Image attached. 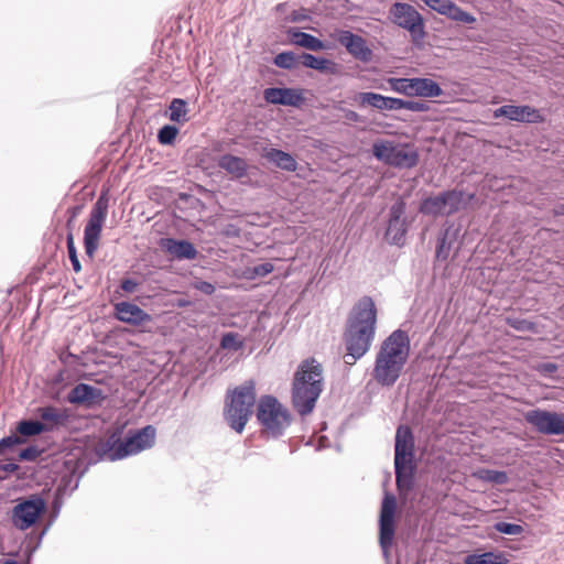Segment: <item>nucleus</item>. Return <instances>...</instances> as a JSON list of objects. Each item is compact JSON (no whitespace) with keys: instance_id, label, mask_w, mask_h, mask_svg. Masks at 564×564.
Returning <instances> with one entry per match:
<instances>
[{"instance_id":"f257e3e1","label":"nucleus","mask_w":564,"mask_h":564,"mask_svg":"<svg viewBox=\"0 0 564 564\" xmlns=\"http://www.w3.org/2000/svg\"><path fill=\"white\" fill-rule=\"evenodd\" d=\"M377 307L370 296L360 297L346 318L343 339L347 365H354L370 349L376 335Z\"/></svg>"},{"instance_id":"f03ea898","label":"nucleus","mask_w":564,"mask_h":564,"mask_svg":"<svg viewBox=\"0 0 564 564\" xmlns=\"http://www.w3.org/2000/svg\"><path fill=\"white\" fill-rule=\"evenodd\" d=\"M155 436L156 429L153 425H145L134 431L130 430L123 440L121 438V431L116 430L106 440H100L95 444V457L90 458V463L116 462L139 454L154 445Z\"/></svg>"},{"instance_id":"7ed1b4c3","label":"nucleus","mask_w":564,"mask_h":564,"mask_svg":"<svg viewBox=\"0 0 564 564\" xmlns=\"http://www.w3.org/2000/svg\"><path fill=\"white\" fill-rule=\"evenodd\" d=\"M410 352V338L405 330H393L377 352L373 379L382 387H392L403 370Z\"/></svg>"},{"instance_id":"20e7f679","label":"nucleus","mask_w":564,"mask_h":564,"mask_svg":"<svg viewBox=\"0 0 564 564\" xmlns=\"http://www.w3.org/2000/svg\"><path fill=\"white\" fill-rule=\"evenodd\" d=\"M323 368L314 358L302 361L292 382V404L302 416L313 412L323 391Z\"/></svg>"},{"instance_id":"39448f33","label":"nucleus","mask_w":564,"mask_h":564,"mask_svg":"<svg viewBox=\"0 0 564 564\" xmlns=\"http://www.w3.org/2000/svg\"><path fill=\"white\" fill-rule=\"evenodd\" d=\"M414 436L406 425H400L394 438V474L400 495L408 494L414 488Z\"/></svg>"},{"instance_id":"423d86ee","label":"nucleus","mask_w":564,"mask_h":564,"mask_svg":"<svg viewBox=\"0 0 564 564\" xmlns=\"http://www.w3.org/2000/svg\"><path fill=\"white\" fill-rule=\"evenodd\" d=\"M256 404V383L247 380L227 392L224 406V419L231 430L241 434L252 415Z\"/></svg>"},{"instance_id":"0eeeda50","label":"nucleus","mask_w":564,"mask_h":564,"mask_svg":"<svg viewBox=\"0 0 564 564\" xmlns=\"http://www.w3.org/2000/svg\"><path fill=\"white\" fill-rule=\"evenodd\" d=\"M256 416L261 432L268 437L279 438L291 425L292 416L289 410L273 395H262L257 403Z\"/></svg>"},{"instance_id":"6e6552de","label":"nucleus","mask_w":564,"mask_h":564,"mask_svg":"<svg viewBox=\"0 0 564 564\" xmlns=\"http://www.w3.org/2000/svg\"><path fill=\"white\" fill-rule=\"evenodd\" d=\"M372 154L378 161L399 170H411L420 161L419 151L413 145L409 143L394 144L388 140L375 142Z\"/></svg>"},{"instance_id":"1a4fd4ad","label":"nucleus","mask_w":564,"mask_h":564,"mask_svg":"<svg viewBox=\"0 0 564 564\" xmlns=\"http://www.w3.org/2000/svg\"><path fill=\"white\" fill-rule=\"evenodd\" d=\"M466 205L465 193L462 189L452 188L436 195H430L421 199L419 212L427 216H451L459 212Z\"/></svg>"},{"instance_id":"9d476101","label":"nucleus","mask_w":564,"mask_h":564,"mask_svg":"<svg viewBox=\"0 0 564 564\" xmlns=\"http://www.w3.org/2000/svg\"><path fill=\"white\" fill-rule=\"evenodd\" d=\"M390 19L399 28L410 33L411 41L419 46L426 37L422 14L406 2H394L390 8Z\"/></svg>"},{"instance_id":"9b49d317","label":"nucleus","mask_w":564,"mask_h":564,"mask_svg":"<svg viewBox=\"0 0 564 564\" xmlns=\"http://www.w3.org/2000/svg\"><path fill=\"white\" fill-rule=\"evenodd\" d=\"M46 509V501L39 494L19 499L11 510V524L19 531H26L39 522Z\"/></svg>"},{"instance_id":"f8f14e48","label":"nucleus","mask_w":564,"mask_h":564,"mask_svg":"<svg viewBox=\"0 0 564 564\" xmlns=\"http://www.w3.org/2000/svg\"><path fill=\"white\" fill-rule=\"evenodd\" d=\"M109 207V198L107 193H101L94 203L89 219L84 228V247L88 258L93 259L98 246L102 231V226L107 217Z\"/></svg>"},{"instance_id":"ddd939ff","label":"nucleus","mask_w":564,"mask_h":564,"mask_svg":"<svg viewBox=\"0 0 564 564\" xmlns=\"http://www.w3.org/2000/svg\"><path fill=\"white\" fill-rule=\"evenodd\" d=\"M388 84L392 91L409 97L436 98L444 94L437 82L426 77H390Z\"/></svg>"},{"instance_id":"4468645a","label":"nucleus","mask_w":564,"mask_h":564,"mask_svg":"<svg viewBox=\"0 0 564 564\" xmlns=\"http://www.w3.org/2000/svg\"><path fill=\"white\" fill-rule=\"evenodd\" d=\"M397 499L392 494L386 492L381 502L379 516V544L384 557H388L395 534Z\"/></svg>"},{"instance_id":"2eb2a0df","label":"nucleus","mask_w":564,"mask_h":564,"mask_svg":"<svg viewBox=\"0 0 564 564\" xmlns=\"http://www.w3.org/2000/svg\"><path fill=\"white\" fill-rule=\"evenodd\" d=\"M405 210L406 203L402 197L397 198L389 208V218L384 238L390 245L402 247L405 242V236L409 229Z\"/></svg>"},{"instance_id":"dca6fc26","label":"nucleus","mask_w":564,"mask_h":564,"mask_svg":"<svg viewBox=\"0 0 564 564\" xmlns=\"http://www.w3.org/2000/svg\"><path fill=\"white\" fill-rule=\"evenodd\" d=\"M524 420L539 433L545 435H564V413L534 409L524 413Z\"/></svg>"},{"instance_id":"f3484780","label":"nucleus","mask_w":564,"mask_h":564,"mask_svg":"<svg viewBox=\"0 0 564 564\" xmlns=\"http://www.w3.org/2000/svg\"><path fill=\"white\" fill-rule=\"evenodd\" d=\"M337 42L344 46L348 54L355 59L365 64L372 61L373 52L361 35L349 30H339L337 32Z\"/></svg>"},{"instance_id":"a211bd4d","label":"nucleus","mask_w":564,"mask_h":564,"mask_svg":"<svg viewBox=\"0 0 564 564\" xmlns=\"http://www.w3.org/2000/svg\"><path fill=\"white\" fill-rule=\"evenodd\" d=\"M492 117L495 119L506 118L522 123H541L544 121L540 110L529 105H503L494 110Z\"/></svg>"},{"instance_id":"6ab92c4d","label":"nucleus","mask_w":564,"mask_h":564,"mask_svg":"<svg viewBox=\"0 0 564 564\" xmlns=\"http://www.w3.org/2000/svg\"><path fill=\"white\" fill-rule=\"evenodd\" d=\"M66 399L70 404L93 409L95 406H100L105 401L106 395L100 388L80 382L67 393Z\"/></svg>"},{"instance_id":"aec40b11","label":"nucleus","mask_w":564,"mask_h":564,"mask_svg":"<svg viewBox=\"0 0 564 564\" xmlns=\"http://www.w3.org/2000/svg\"><path fill=\"white\" fill-rule=\"evenodd\" d=\"M263 98L268 104L301 107L305 98L301 89L290 87H269L263 90Z\"/></svg>"},{"instance_id":"412c9836","label":"nucleus","mask_w":564,"mask_h":564,"mask_svg":"<svg viewBox=\"0 0 564 564\" xmlns=\"http://www.w3.org/2000/svg\"><path fill=\"white\" fill-rule=\"evenodd\" d=\"M431 10L436 11L441 15L462 22L473 24L476 22V17L463 10L453 0H421Z\"/></svg>"},{"instance_id":"4be33fe9","label":"nucleus","mask_w":564,"mask_h":564,"mask_svg":"<svg viewBox=\"0 0 564 564\" xmlns=\"http://www.w3.org/2000/svg\"><path fill=\"white\" fill-rule=\"evenodd\" d=\"M115 317L126 324L140 326L152 321V316L134 303L122 301L115 304Z\"/></svg>"},{"instance_id":"5701e85b","label":"nucleus","mask_w":564,"mask_h":564,"mask_svg":"<svg viewBox=\"0 0 564 564\" xmlns=\"http://www.w3.org/2000/svg\"><path fill=\"white\" fill-rule=\"evenodd\" d=\"M402 98L383 96L373 91H361L355 96L359 107L370 106L378 110H401Z\"/></svg>"},{"instance_id":"b1692460","label":"nucleus","mask_w":564,"mask_h":564,"mask_svg":"<svg viewBox=\"0 0 564 564\" xmlns=\"http://www.w3.org/2000/svg\"><path fill=\"white\" fill-rule=\"evenodd\" d=\"M160 247L176 260H194L197 257V249L186 239L161 238Z\"/></svg>"},{"instance_id":"393cba45","label":"nucleus","mask_w":564,"mask_h":564,"mask_svg":"<svg viewBox=\"0 0 564 564\" xmlns=\"http://www.w3.org/2000/svg\"><path fill=\"white\" fill-rule=\"evenodd\" d=\"M36 413L42 424L48 427V433L65 427L70 420L67 409H57L54 405L40 406Z\"/></svg>"},{"instance_id":"a878e982","label":"nucleus","mask_w":564,"mask_h":564,"mask_svg":"<svg viewBox=\"0 0 564 564\" xmlns=\"http://www.w3.org/2000/svg\"><path fill=\"white\" fill-rule=\"evenodd\" d=\"M459 228L455 227L454 224L446 225L438 234L436 248H435V259L437 261L444 262L447 261L451 251L458 239Z\"/></svg>"},{"instance_id":"bb28decb","label":"nucleus","mask_w":564,"mask_h":564,"mask_svg":"<svg viewBox=\"0 0 564 564\" xmlns=\"http://www.w3.org/2000/svg\"><path fill=\"white\" fill-rule=\"evenodd\" d=\"M285 33L290 40V43L295 46H300L312 52L326 50V44L324 41L310 33L301 31L299 28H289Z\"/></svg>"},{"instance_id":"cd10ccee","label":"nucleus","mask_w":564,"mask_h":564,"mask_svg":"<svg viewBox=\"0 0 564 564\" xmlns=\"http://www.w3.org/2000/svg\"><path fill=\"white\" fill-rule=\"evenodd\" d=\"M217 165L226 171L231 178L240 180L247 176L248 163L243 158L226 153L218 158Z\"/></svg>"},{"instance_id":"c85d7f7f","label":"nucleus","mask_w":564,"mask_h":564,"mask_svg":"<svg viewBox=\"0 0 564 564\" xmlns=\"http://www.w3.org/2000/svg\"><path fill=\"white\" fill-rule=\"evenodd\" d=\"M262 156L276 167L286 171L295 172L297 162L292 154L275 148H265Z\"/></svg>"},{"instance_id":"c756f323","label":"nucleus","mask_w":564,"mask_h":564,"mask_svg":"<svg viewBox=\"0 0 564 564\" xmlns=\"http://www.w3.org/2000/svg\"><path fill=\"white\" fill-rule=\"evenodd\" d=\"M300 64L306 68H311L321 73L326 74H335L336 73V63L322 56H315L311 53H302L300 54Z\"/></svg>"},{"instance_id":"7c9ffc66","label":"nucleus","mask_w":564,"mask_h":564,"mask_svg":"<svg viewBox=\"0 0 564 564\" xmlns=\"http://www.w3.org/2000/svg\"><path fill=\"white\" fill-rule=\"evenodd\" d=\"M465 564H508L509 560L502 551H487L466 555Z\"/></svg>"},{"instance_id":"2f4dec72","label":"nucleus","mask_w":564,"mask_h":564,"mask_svg":"<svg viewBox=\"0 0 564 564\" xmlns=\"http://www.w3.org/2000/svg\"><path fill=\"white\" fill-rule=\"evenodd\" d=\"M17 433L20 434V437L26 440L30 436L48 433V427L39 420H21L18 422Z\"/></svg>"},{"instance_id":"473e14b6","label":"nucleus","mask_w":564,"mask_h":564,"mask_svg":"<svg viewBox=\"0 0 564 564\" xmlns=\"http://www.w3.org/2000/svg\"><path fill=\"white\" fill-rule=\"evenodd\" d=\"M80 475H76L75 470H69L61 476L55 492L63 496H69L78 488Z\"/></svg>"},{"instance_id":"72a5a7b5","label":"nucleus","mask_w":564,"mask_h":564,"mask_svg":"<svg viewBox=\"0 0 564 564\" xmlns=\"http://www.w3.org/2000/svg\"><path fill=\"white\" fill-rule=\"evenodd\" d=\"M474 475L479 480L496 485H505L508 481V475L503 470L480 468Z\"/></svg>"},{"instance_id":"f704fd0d","label":"nucleus","mask_w":564,"mask_h":564,"mask_svg":"<svg viewBox=\"0 0 564 564\" xmlns=\"http://www.w3.org/2000/svg\"><path fill=\"white\" fill-rule=\"evenodd\" d=\"M170 120L177 123H183L188 120L187 118V102L182 98H174L170 104Z\"/></svg>"},{"instance_id":"c9c22d12","label":"nucleus","mask_w":564,"mask_h":564,"mask_svg":"<svg viewBox=\"0 0 564 564\" xmlns=\"http://www.w3.org/2000/svg\"><path fill=\"white\" fill-rule=\"evenodd\" d=\"M300 54L292 51H283L273 57V64L282 69H293L300 64Z\"/></svg>"},{"instance_id":"e433bc0d","label":"nucleus","mask_w":564,"mask_h":564,"mask_svg":"<svg viewBox=\"0 0 564 564\" xmlns=\"http://www.w3.org/2000/svg\"><path fill=\"white\" fill-rule=\"evenodd\" d=\"M178 128L173 124H164L158 131V141L162 145H172L178 133Z\"/></svg>"},{"instance_id":"4c0bfd02","label":"nucleus","mask_w":564,"mask_h":564,"mask_svg":"<svg viewBox=\"0 0 564 564\" xmlns=\"http://www.w3.org/2000/svg\"><path fill=\"white\" fill-rule=\"evenodd\" d=\"M66 247H67L68 258L70 260L73 270L76 273L80 272L82 271V264H80V261L78 259L77 249H76V246H75V242H74V236H73L72 231H69L66 235Z\"/></svg>"},{"instance_id":"58836bf2","label":"nucleus","mask_w":564,"mask_h":564,"mask_svg":"<svg viewBox=\"0 0 564 564\" xmlns=\"http://www.w3.org/2000/svg\"><path fill=\"white\" fill-rule=\"evenodd\" d=\"M494 529L506 535H521L524 532L522 525L506 521H499L494 524Z\"/></svg>"},{"instance_id":"ea45409f","label":"nucleus","mask_w":564,"mask_h":564,"mask_svg":"<svg viewBox=\"0 0 564 564\" xmlns=\"http://www.w3.org/2000/svg\"><path fill=\"white\" fill-rule=\"evenodd\" d=\"M311 20V12L306 8H300L291 11L282 18L283 23H301Z\"/></svg>"},{"instance_id":"a19ab883","label":"nucleus","mask_w":564,"mask_h":564,"mask_svg":"<svg viewBox=\"0 0 564 564\" xmlns=\"http://www.w3.org/2000/svg\"><path fill=\"white\" fill-rule=\"evenodd\" d=\"M243 346V343L239 339L237 333L228 332L221 336L220 347L223 349L239 350Z\"/></svg>"},{"instance_id":"79ce46f5","label":"nucleus","mask_w":564,"mask_h":564,"mask_svg":"<svg viewBox=\"0 0 564 564\" xmlns=\"http://www.w3.org/2000/svg\"><path fill=\"white\" fill-rule=\"evenodd\" d=\"M507 324L518 332H532L535 327L533 322L519 317H508Z\"/></svg>"},{"instance_id":"37998d69","label":"nucleus","mask_w":564,"mask_h":564,"mask_svg":"<svg viewBox=\"0 0 564 564\" xmlns=\"http://www.w3.org/2000/svg\"><path fill=\"white\" fill-rule=\"evenodd\" d=\"M43 452L44 451L36 445H29L20 451L19 459L23 462H34L43 454Z\"/></svg>"},{"instance_id":"c03bdc74","label":"nucleus","mask_w":564,"mask_h":564,"mask_svg":"<svg viewBox=\"0 0 564 564\" xmlns=\"http://www.w3.org/2000/svg\"><path fill=\"white\" fill-rule=\"evenodd\" d=\"M25 443V438L19 435L11 434L0 440V454H4L7 451L13 448L17 445Z\"/></svg>"},{"instance_id":"a18cd8bd","label":"nucleus","mask_w":564,"mask_h":564,"mask_svg":"<svg viewBox=\"0 0 564 564\" xmlns=\"http://www.w3.org/2000/svg\"><path fill=\"white\" fill-rule=\"evenodd\" d=\"M401 105V109H406L413 112H424L429 110V106L424 101L402 99Z\"/></svg>"},{"instance_id":"49530a36","label":"nucleus","mask_w":564,"mask_h":564,"mask_svg":"<svg viewBox=\"0 0 564 564\" xmlns=\"http://www.w3.org/2000/svg\"><path fill=\"white\" fill-rule=\"evenodd\" d=\"M534 369L543 377H552L558 370V365L551 361L540 362Z\"/></svg>"},{"instance_id":"de8ad7c7","label":"nucleus","mask_w":564,"mask_h":564,"mask_svg":"<svg viewBox=\"0 0 564 564\" xmlns=\"http://www.w3.org/2000/svg\"><path fill=\"white\" fill-rule=\"evenodd\" d=\"M274 270V265L271 262H263L251 268V278H263L270 274Z\"/></svg>"},{"instance_id":"09e8293b","label":"nucleus","mask_w":564,"mask_h":564,"mask_svg":"<svg viewBox=\"0 0 564 564\" xmlns=\"http://www.w3.org/2000/svg\"><path fill=\"white\" fill-rule=\"evenodd\" d=\"M339 110L343 112V117L347 122H351V123L364 122L362 117L355 110H351L348 108H339Z\"/></svg>"},{"instance_id":"8fccbe9b","label":"nucleus","mask_w":564,"mask_h":564,"mask_svg":"<svg viewBox=\"0 0 564 564\" xmlns=\"http://www.w3.org/2000/svg\"><path fill=\"white\" fill-rule=\"evenodd\" d=\"M63 495L55 492L54 499L52 501V511L50 518L56 520L58 517L62 506H63Z\"/></svg>"},{"instance_id":"3c124183","label":"nucleus","mask_w":564,"mask_h":564,"mask_svg":"<svg viewBox=\"0 0 564 564\" xmlns=\"http://www.w3.org/2000/svg\"><path fill=\"white\" fill-rule=\"evenodd\" d=\"M120 288L127 293H133L138 288V282L134 279L127 278L121 280Z\"/></svg>"},{"instance_id":"603ef678","label":"nucleus","mask_w":564,"mask_h":564,"mask_svg":"<svg viewBox=\"0 0 564 564\" xmlns=\"http://www.w3.org/2000/svg\"><path fill=\"white\" fill-rule=\"evenodd\" d=\"M196 289L206 295H212L215 292V286L212 283L206 282V281H200L196 285Z\"/></svg>"},{"instance_id":"864d4df0","label":"nucleus","mask_w":564,"mask_h":564,"mask_svg":"<svg viewBox=\"0 0 564 564\" xmlns=\"http://www.w3.org/2000/svg\"><path fill=\"white\" fill-rule=\"evenodd\" d=\"M18 469H19V465L17 463H7V464L0 463V474L1 475H2V473H6V474L15 473Z\"/></svg>"},{"instance_id":"5fc2aeb1","label":"nucleus","mask_w":564,"mask_h":564,"mask_svg":"<svg viewBox=\"0 0 564 564\" xmlns=\"http://www.w3.org/2000/svg\"><path fill=\"white\" fill-rule=\"evenodd\" d=\"M42 540H43V536L41 535H36V541L34 542V544L31 546L30 544L26 545V554H28V557H31L34 552L41 546L42 544Z\"/></svg>"},{"instance_id":"6e6d98bb","label":"nucleus","mask_w":564,"mask_h":564,"mask_svg":"<svg viewBox=\"0 0 564 564\" xmlns=\"http://www.w3.org/2000/svg\"><path fill=\"white\" fill-rule=\"evenodd\" d=\"M42 540H43V536L41 535H36V541L34 542V544L31 546L30 544L26 545V554H28V557H31L34 552L41 546L42 544Z\"/></svg>"},{"instance_id":"4d7b16f0","label":"nucleus","mask_w":564,"mask_h":564,"mask_svg":"<svg viewBox=\"0 0 564 564\" xmlns=\"http://www.w3.org/2000/svg\"><path fill=\"white\" fill-rule=\"evenodd\" d=\"M42 540H43V536L41 535H36V541L34 542V544L31 546L30 544L26 545V554H28V557H31L34 552L41 546L42 544Z\"/></svg>"},{"instance_id":"13d9d810","label":"nucleus","mask_w":564,"mask_h":564,"mask_svg":"<svg viewBox=\"0 0 564 564\" xmlns=\"http://www.w3.org/2000/svg\"><path fill=\"white\" fill-rule=\"evenodd\" d=\"M42 540H43V536L41 535H36V541L34 542V544L31 546L30 544L26 545V554H28V557H31L34 552L41 546L42 544Z\"/></svg>"},{"instance_id":"bf43d9fd","label":"nucleus","mask_w":564,"mask_h":564,"mask_svg":"<svg viewBox=\"0 0 564 564\" xmlns=\"http://www.w3.org/2000/svg\"><path fill=\"white\" fill-rule=\"evenodd\" d=\"M42 540H43V536L41 535H36V541L34 542V544L31 546L30 544L26 545V554H28V557H31L34 552L41 546L42 544Z\"/></svg>"},{"instance_id":"052dcab7","label":"nucleus","mask_w":564,"mask_h":564,"mask_svg":"<svg viewBox=\"0 0 564 564\" xmlns=\"http://www.w3.org/2000/svg\"><path fill=\"white\" fill-rule=\"evenodd\" d=\"M289 7V3L288 2H281V3H278L275 7H274V11L275 13L278 14H283L286 12V9Z\"/></svg>"},{"instance_id":"680f3d73","label":"nucleus","mask_w":564,"mask_h":564,"mask_svg":"<svg viewBox=\"0 0 564 564\" xmlns=\"http://www.w3.org/2000/svg\"><path fill=\"white\" fill-rule=\"evenodd\" d=\"M328 446H329V441H328V438H327L326 436H321V437L318 438V445H317V448H316V449H317V451H321V449H324V448H326V447H328Z\"/></svg>"},{"instance_id":"e2e57ef3","label":"nucleus","mask_w":564,"mask_h":564,"mask_svg":"<svg viewBox=\"0 0 564 564\" xmlns=\"http://www.w3.org/2000/svg\"><path fill=\"white\" fill-rule=\"evenodd\" d=\"M553 214L555 216H564V204H558L553 208Z\"/></svg>"},{"instance_id":"0e129e2a","label":"nucleus","mask_w":564,"mask_h":564,"mask_svg":"<svg viewBox=\"0 0 564 564\" xmlns=\"http://www.w3.org/2000/svg\"><path fill=\"white\" fill-rule=\"evenodd\" d=\"M55 520H53L52 518H50V520L47 521V523L45 524V527L43 528V530L39 533V535L43 536L47 533V531L50 530L51 525L54 523Z\"/></svg>"},{"instance_id":"69168bd1","label":"nucleus","mask_w":564,"mask_h":564,"mask_svg":"<svg viewBox=\"0 0 564 564\" xmlns=\"http://www.w3.org/2000/svg\"><path fill=\"white\" fill-rule=\"evenodd\" d=\"M2 564H17L14 560H6Z\"/></svg>"},{"instance_id":"338daca9","label":"nucleus","mask_w":564,"mask_h":564,"mask_svg":"<svg viewBox=\"0 0 564 564\" xmlns=\"http://www.w3.org/2000/svg\"><path fill=\"white\" fill-rule=\"evenodd\" d=\"M4 479V476L0 474V481Z\"/></svg>"}]
</instances>
